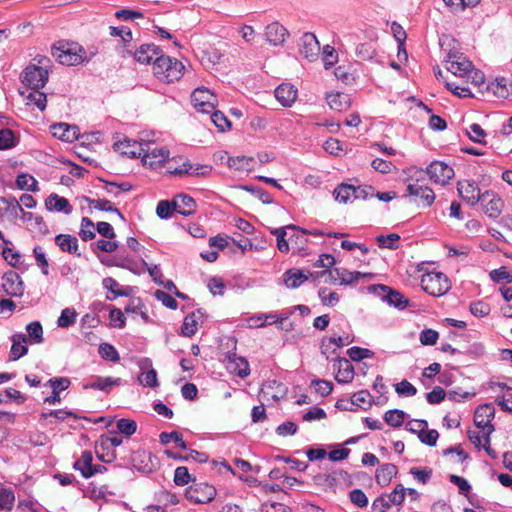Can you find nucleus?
<instances>
[{"instance_id":"nucleus-1","label":"nucleus","mask_w":512,"mask_h":512,"mask_svg":"<svg viewBox=\"0 0 512 512\" xmlns=\"http://www.w3.org/2000/svg\"><path fill=\"white\" fill-rule=\"evenodd\" d=\"M52 61L44 55H37L33 63L28 65L21 74V81L30 89H42L49 77Z\"/></svg>"},{"instance_id":"nucleus-2","label":"nucleus","mask_w":512,"mask_h":512,"mask_svg":"<svg viewBox=\"0 0 512 512\" xmlns=\"http://www.w3.org/2000/svg\"><path fill=\"white\" fill-rule=\"evenodd\" d=\"M184 65L177 59L169 56L157 57V61L153 63V73L161 81L172 83L179 80L184 71Z\"/></svg>"},{"instance_id":"nucleus-3","label":"nucleus","mask_w":512,"mask_h":512,"mask_svg":"<svg viewBox=\"0 0 512 512\" xmlns=\"http://www.w3.org/2000/svg\"><path fill=\"white\" fill-rule=\"evenodd\" d=\"M422 289L434 297L445 295L451 289L448 277L442 272H428L421 277Z\"/></svg>"},{"instance_id":"nucleus-4","label":"nucleus","mask_w":512,"mask_h":512,"mask_svg":"<svg viewBox=\"0 0 512 512\" xmlns=\"http://www.w3.org/2000/svg\"><path fill=\"white\" fill-rule=\"evenodd\" d=\"M52 56L61 64L74 66L84 61L85 51L74 44L61 43L51 49Z\"/></svg>"},{"instance_id":"nucleus-5","label":"nucleus","mask_w":512,"mask_h":512,"mask_svg":"<svg viewBox=\"0 0 512 512\" xmlns=\"http://www.w3.org/2000/svg\"><path fill=\"white\" fill-rule=\"evenodd\" d=\"M369 274H363L359 271H349L345 268H335L333 270H323L317 272V276L320 278L326 277L325 283L349 285L358 281L362 277H366Z\"/></svg>"},{"instance_id":"nucleus-6","label":"nucleus","mask_w":512,"mask_h":512,"mask_svg":"<svg viewBox=\"0 0 512 512\" xmlns=\"http://www.w3.org/2000/svg\"><path fill=\"white\" fill-rule=\"evenodd\" d=\"M368 289L380 299L387 302L390 306L400 310H403L408 306L409 300L401 292L394 290L386 285L375 284L369 286Z\"/></svg>"},{"instance_id":"nucleus-7","label":"nucleus","mask_w":512,"mask_h":512,"mask_svg":"<svg viewBox=\"0 0 512 512\" xmlns=\"http://www.w3.org/2000/svg\"><path fill=\"white\" fill-rule=\"evenodd\" d=\"M142 162L152 169L161 167L169 157V150L165 147H158L154 142L144 141Z\"/></svg>"},{"instance_id":"nucleus-8","label":"nucleus","mask_w":512,"mask_h":512,"mask_svg":"<svg viewBox=\"0 0 512 512\" xmlns=\"http://www.w3.org/2000/svg\"><path fill=\"white\" fill-rule=\"evenodd\" d=\"M495 415V408L492 404H483L476 408L474 413V423L478 428H481L485 433V440L489 442V435L494 431V426L491 424Z\"/></svg>"},{"instance_id":"nucleus-9","label":"nucleus","mask_w":512,"mask_h":512,"mask_svg":"<svg viewBox=\"0 0 512 512\" xmlns=\"http://www.w3.org/2000/svg\"><path fill=\"white\" fill-rule=\"evenodd\" d=\"M446 69L453 75L465 78L473 72V64L459 53H449L445 60Z\"/></svg>"},{"instance_id":"nucleus-10","label":"nucleus","mask_w":512,"mask_h":512,"mask_svg":"<svg viewBox=\"0 0 512 512\" xmlns=\"http://www.w3.org/2000/svg\"><path fill=\"white\" fill-rule=\"evenodd\" d=\"M191 103L197 111L210 114L215 109L216 97L207 88H197L191 94Z\"/></svg>"},{"instance_id":"nucleus-11","label":"nucleus","mask_w":512,"mask_h":512,"mask_svg":"<svg viewBox=\"0 0 512 512\" xmlns=\"http://www.w3.org/2000/svg\"><path fill=\"white\" fill-rule=\"evenodd\" d=\"M216 496V489L204 482L193 483L186 491V497L191 501L204 504L212 501Z\"/></svg>"},{"instance_id":"nucleus-12","label":"nucleus","mask_w":512,"mask_h":512,"mask_svg":"<svg viewBox=\"0 0 512 512\" xmlns=\"http://www.w3.org/2000/svg\"><path fill=\"white\" fill-rule=\"evenodd\" d=\"M457 191L459 196L471 206L476 205L481 200L483 195L477 183L467 179L458 181Z\"/></svg>"},{"instance_id":"nucleus-13","label":"nucleus","mask_w":512,"mask_h":512,"mask_svg":"<svg viewBox=\"0 0 512 512\" xmlns=\"http://www.w3.org/2000/svg\"><path fill=\"white\" fill-rule=\"evenodd\" d=\"M427 174L435 183L445 185L454 177V170L444 162L434 161L427 167Z\"/></svg>"},{"instance_id":"nucleus-14","label":"nucleus","mask_w":512,"mask_h":512,"mask_svg":"<svg viewBox=\"0 0 512 512\" xmlns=\"http://www.w3.org/2000/svg\"><path fill=\"white\" fill-rule=\"evenodd\" d=\"M479 202L482 204L484 213L490 218H497L504 207L503 200L493 191H485Z\"/></svg>"},{"instance_id":"nucleus-15","label":"nucleus","mask_w":512,"mask_h":512,"mask_svg":"<svg viewBox=\"0 0 512 512\" xmlns=\"http://www.w3.org/2000/svg\"><path fill=\"white\" fill-rule=\"evenodd\" d=\"M224 362L226 369L240 378H246L250 374L249 362L236 353H227Z\"/></svg>"},{"instance_id":"nucleus-16","label":"nucleus","mask_w":512,"mask_h":512,"mask_svg":"<svg viewBox=\"0 0 512 512\" xmlns=\"http://www.w3.org/2000/svg\"><path fill=\"white\" fill-rule=\"evenodd\" d=\"M404 197H413L414 202L419 198L423 205L431 206L435 200V193L430 187L414 182L407 185Z\"/></svg>"},{"instance_id":"nucleus-17","label":"nucleus","mask_w":512,"mask_h":512,"mask_svg":"<svg viewBox=\"0 0 512 512\" xmlns=\"http://www.w3.org/2000/svg\"><path fill=\"white\" fill-rule=\"evenodd\" d=\"M299 46V53L309 61H313L319 56L320 44L313 33H304L300 39Z\"/></svg>"},{"instance_id":"nucleus-18","label":"nucleus","mask_w":512,"mask_h":512,"mask_svg":"<svg viewBox=\"0 0 512 512\" xmlns=\"http://www.w3.org/2000/svg\"><path fill=\"white\" fill-rule=\"evenodd\" d=\"M113 148L121 155H125L130 158H137L141 157L143 154L144 142H138L124 137L123 140L116 141Z\"/></svg>"},{"instance_id":"nucleus-19","label":"nucleus","mask_w":512,"mask_h":512,"mask_svg":"<svg viewBox=\"0 0 512 512\" xmlns=\"http://www.w3.org/2000/svg\"><path fill=\"white\" fill-rule=\"evenodd\" d=\"M5 293L11 297H19L24 293V285L20 275L15 271L6 272L2 277Z\"/></svg>"},{"instance_id":"nucleus-20","label":"nucleus","mask_w":512,"mask_h":512,"mask_svg":"<svg viewBox=\"0 0 512 512\" xmlns=\"http://www.w3.org/2000/svg\"><path fill=\"white\" fill-rule=\"evenodd\" d=\"M406 488L402 484L396 485L394 490L387 496L376 498L372 504L373 508H378V503H382L381 512H385L391 505H400L405 499Z\"/></svg>"},{"instance_id":"nucleus-21","label":"nucleus","mask_w":512,"mask_h":512,"mask_svg":"<svg viewBox=\"0 0 512 512\" xmlns=\"http://www.w3.org/2000/svg\"><path fill=\"white\" fill-rule=\"evenodd\" d=\"M333 369L336 371L335 380L340 384H348L354 378V367L346 358L334 359Z\"/></svg>"},{"instance_id":"nucleus-22","label":"nucleus","mask_w":512,"mask_h":512,"mask_svg":"<svg viewBox=\"0 0 512 512\" xmlns=\"http://www.w3.org/2000/svg\"><path fill=\"white\" fill-rule=\"evenodd\" d=\"M312 278L314 281L319 279L317 276V272H308L304 273L303 270L298 269H290L284 273V283L288 288L295 289L298 288L304 281Z\"/></svg>"},{"instance_id":"nucleus-23","label":"nucleus","mask_w":512,"mask_h":512,"mask_svg":"<svg viewBox=\"0 0 512 512\" xmlns=\"http://www.w3.org/2000/svg\"><path fill=\"white\" fill-rule=\"evenodd\" d=\"M289 35L287 29L278 22L267 25L265 29L266 40L272 45H282Z\"/></svg>"},{"instance_id":"nucleus-24","label":"nucleus","mask_w":512,"mask_h":512,"mask_svg":"<svg viewBox=\"0 0 512 512\" xmlns=\"http://www.w3.org/2000/svg\"><path fill=\"white\" fill-rule=\"evenodd\" d=\"M161 55V50L154 44H143L134 52L135 60L141 64L155 62Z\"/></svg>"},{"instance_id":"nucleus-25","label":"nucleus","mask_w":512,"mask_h":512,"mask_svg":"<svg viewBox=\"0 0 512 512\" xmlns=\"http://www.w3.org/2000/svg\"><path fill=\"white\" fill-rule=\"evenodd\" d=\"M120 383V378L94 376L83 384V389H96L108 393L113 386H118Z\"/></svg>"},{"instance_id":"nucleus-26","label":"nucleus","mask_w":512,"mask_h":512,"mask_svg":"<svg viewBox=\"0 0 512 512\" xmlns=\"http://www.w3.org/2000/svg\"><path fill=\"white\" fill-rule=\"evenodd\" d=\"M12 346L9 354V358L11 361H17L21 357L27 354L28 352V338L23 333L14 334L11 337Z\"/></svg>"},{"instance_id":"nucleus-27","label":"nucleus","mask_w":512,"mask_h":512,"mask_svg":"<svg viewBox=\"0 0 512 512\" xmlns=\"http://www.w3.org/2000/svg\"><path fill=\"white\" fill-rule=\"evenodd\" d=\"M174 210L183 216H190L196 210L195 200L186 194H178L173 198Z\"/></svg>"},{"instance_id":"nucleus-28","label":"nucleus","mask_w":512,"mask_h":512,"mask_svg":"<svg viewBox=\"0 0 512 512\" xmlns=\"http://www.w3.org/2000/svg\"><path fill=\"white\" fill-rule=\"evenodd\" d=\"M55 244L61 251L80 257L78 239L69 234H58L55 237Z\"/></svg>"},{"instance_id":"nucleus-29","label":"nucleus","mask_w":512,"mask_h":512,"mask_svg":"<svg viewBox=\"0 0 512 512\" xmlns=\"http://www.w3.org/2000/svg\"><path fill=\"white\" fill-rule=\"evenodd\" d=\"M275 97L284 107H290L297 98V89L291 85L283 83L275 89Z\"/></svg>"},{"instance_id":"nucleus-30","label":"nucleus","mask_w":512,"mask_h":512,"mask_svg":"<svg viewBox=\"0 0 512 512\" xmlns=\"http://www.w3.org/2000/svg\"><path fill=\"white\" fill-rule=\"evenodd\" d=\"M53 136L66 141L73 142L78 139L79 129L77 126H71L67 123H58L52 125Z\"/></svg>"},{"instance_id":"nucleus-31","label":"nucleus","mask_w":512,"mask_h":512,"mask_svg":"<svg viewBox=\"0 0 512 512\" xmlns=\"http://www.w3.org/2000/svg\"><path fill=\"white\" fill-rule=\"evenodd\" d=\"M45 206L49 211L63 212L67 215L72 212V206L69 201L56 193H52L46 198Z\"/></svg>"},{"instance_id":"nucleus-32","label":"nucleus","mask_w":512,"mask_h":512,"mask_svg":"<svg viewBox=\"0 0 512 512\" xmlns=\"http://www.w3.org/2000/svg\"><path fill=\"white\" fill-rule=\"evenodd\" d=\"M92 467L93 454L89 450L82 451L79 459H77L73 464V468L75 470L80 471L82 477H84L85 479H88L93 476Z\"/></svg>"},{"instance_id":"nucleus-33","label":"nucleus","mask_w":512,"mask_h":512,"mask_svg":"<svg viewBox=\"0 0 512 512\" xmlns=\"http://www.w3.org/2000/svg\"><path fill=\"white\" fill-rule=\"evenodd\" d=\"M398 472L397 466L391 463L381 465L375 474L376 483L382 487L387 486Z\"/></svg>"},{"instance_id":"nucleus-34","label":"nucleus","mask_w":512,"mask_h":512,"mask_svg":"<svg viewBox=\"0 0 512 512\" xmlns=\"http://www.w3.org/2000/svg\"><path fill=\"white\" fill-rule=\"evenodd\" d=\"M203 317L200 310L188 314L183 321L181 334L185 337L193 336L198 330V322Z\"/></svg>"},{"instance_id":"nucleus-35","label":"nucleus","mask_w":512,"mask_h":512,"mask_svg":"<svg viewBox=\"0 0 512 512\" xmlns=\"http://www.w3.org/2000/svg\"><path fill=\"white\" fill-rule=\"evenodd\" d=\"M326 100L329 107L336 111H343L350 105L349 96L340 92L328 94Z\"/></svg>"},{"instance_id":"nucleus-36","label":"nucleus","mask_w":512,"mask_h":512,"mask_svg":"<svg viewBox=\"0 0 512 512\" xmlns=\"http://www.w3.org/2000/svg\"><path fill=\"white\" fill-rule=\"evenodd\" d=\"M350 405L366 410L372 406V395L368 390L358 391L351 396Z\"/></svg>"},{"instance_id":"nucleus-37","label":"nucleus","mask_w":512,"mask_h":512,"mask_svg":"<svg viewBox=\"0 0 512 512\" xmlns=\"http://www.w3.org/2000/svg\"><path fill=\"white\" fill-rule=\"evenodd\" d=\"M87 495L90 499L98 502L100 500L108 499V496H114V493L109 491L108 486L106 485L96 486L93 483H90L87 490Z\"/></svg>"},{"instance_id":"nucleus-38","label":"nucleus","mask_w":512,"mask_h":512,"mask_svg":"<svg viewBox=\"0 0 512 512\" xmlns=\"http://www.w3.org/2000/svg\"><path fill=\"white\" fill-rule=\"evenodd\" d=\"M28 333V342L31 344H40L43 342V328L40 322L34 321L26 326Z\"/></svg>"},{"instance_id":"nucleus-39","label":"nucleus","mask_w":512,"mask_h":512,"mask_svg":"<svg viewBox=\"0 0 512 512\" xmlns=\"http://www.w3.org/2000/svg\"><path fill=\"white\" fill-rule=\"evenodd\" d=\"M159 440H160V443L163 445H167L173 441L177 445V447H179L183 450L187 449V445H186V442L183 440L182 434L177 431L162 432L159 435Z\"/></svg>"},{"instance_id":"nucleus-40","label":"nucleus","mask_w":512,"mask_h":512,"mask_svg":"<svg viewBox=\"0 0 512 512\" xmlns=\"http://www.w3.org/2000/svg\"><path fill=\"white\" fill-rule=\"evenodd\" d=\"M355 186L349 184H340L334 190L335 200L340 203H347L350 199L354 198Z\"/></svg>"},{"instance_id":"nucleus-41","label":"nucleus","mask_w":512,"mask_h":512,"mask_svg":"<svg viewBox=\"0 0 512 512\" xmlns=\"http://www.w3.org/2000/svg\"><path fill=\"white\" fill-rule=\"evenodd\" d=\"M26 96L27 104L28 105H35L37 108H39L41 111L45 110L46 103H47V97L46 94L41 92L40 89H31Z\"/></svg>"},{"instance_id":"nucleus-42","label":"nucleus","mask_w":512,"mask_h":512,"mask_svg":"<svg viewBox=\"0 0 512 512\" xmlns=\"http://www.w3.org/2000/svg\"><path fill=\"white\" fill-rule=\"evenodd\" d=\"M17 144L15 133L8 128H0V150H7Z\"/></svg>"},{"instance_id":"nucleus-43","label":"nucleus","mask_w":512,"mask_h":512,"mask_svg":"<svg viewBox=\"0 0 512 512\" xmlns=\"http://www.w3.org/2000/svg\"><path fill=\"white\" fill-rule=\"evenodd\" d=\"M285 229H296V226L288 225L285 228H276L271 231V233L276 236L277 248L282 253H287L289 251V244L285 239V237H286Z\"/></svg>"},{"instance_id":"nucleus-44","label":"nucleus","mask_w":512,"mask_h":512,"mask_svg":"<svg viewBox=\"0 0 512 512\" xmlns=\"http://www.w3.org/2000/svg\"><path fill=\"white\" fill-rule=\"evenodd\" d=\"M102 285L105 289L113 294V298L107 297L109 300L119 296H127L128 292L120 288L119 283L112 277H106L102 280Z\"/></svg>"},{"instance_id":"nucleus-45","label":"nucleus","mask_w":512,"mask_h":512,"mask_svg":"<svg viewBox=\"0 0 512 512\" xmlns=\"http://www.w3.org/2000/svg\"><path fill=\"white\" fill-rule=\"evenodd\" d=\"M466 133L471 141L479 144H486V132L482 129V127L479 124L473 123L469 125V127L466 129Z\"/></svg>"},{"instance_id":"nucleus-46","label":"nucleus","mask_w":512,"mask_h":512,"mask_svg":"<svg viewBox=\"0 0 512 512\" xmlns=\"http://www.w3.org/2000/svg\"><path fill=\"white\" fill-rule=\"evenodd\" d=\"M375 54L376 48L372 42L360 43L356 47V55L361 60H371Z\"/></svg>"},{"instance_id":"nucleus-47","label":"nucleus","mask_w":512,"mask_h":512,"mask_svg":"<svg viewBox=\"0 0 512 512\" xmlns=\"http://www.w3.org/2000/svg\"><path fill=\"white\" fill-rule=\"evenodd\" d=\"M405 412L398 409L389 410L384 415L385 422L393 427L401 426L405 419Z\"/></svg>"},{"instance_id":"nucleus-48","label":"nucleus","mask_w":512,"mask_h":512,"mask_svg":"<svg viewBox=\"0 0 512 512\" xmlns=\"http://www.w3.org/2000/svg\"><path fill=\"white\" fill-rule=\"evenodd\" d=\"M89 205L90 207L101 211L115 212L118 214L120 218L123 219V215L121 214V212L116 207H114L111 201L107 199H92L89 200Z\"/></svg>"},{"instance_id":"nucleus-49","label":"nucleus","mask_w":512,"mask_h":512,"mask_svg":"<svg viewBox=\"0 0 512 512\" xmlns=\"http://www.w3.org/2000/svg\"><path fill=\"white\" fill-rule=\"evenodd\" d=\"M400 236L396 233H391L389 235H378L376 237V241L380 248L387 249H397V242L399 241Z\"/></svg>"},{"instance_id":"nucleus-50","label":"nucleus","mask_w":512,"mask_h":512,"mask_svg":"<svg viewBox=\"0 0 512 512\" xmlns=\"http://www.w3.org/2000/svg\"><path fill=\"white\" fill-rule=\"evenodd\" d=\"M210 120L221 132L230 129L231 127V122L228 118L222 112L216 111L215 109L210 113Z\"/></svg>"},{"instance_id":"nucleus-51","label":"nucleus","mask_w":512,"mask_h":512,"mask_svg":"<svg viewBox=\"0 0 512 512\" xmlns=\"http://www.w3.org/2000/svg\"><path fill=\"white\" fill-rule=\"evenodd\" d=\"M76 316L77 313L74 309L65 308L57 320V325L61 328H68L75 323Z\"/></svg>"},{"instance_id":"nucleus-52","label":"nucleus","mask_w":512,"mask_h":512,"mask_svg":"<svg viewBox=\"0 0 512 512\" xmlns=\"http://www.w3.org/2000/svg\"><path fill=\"white\" fill-rule=\"evenodd\" d=\"M316 485L324 489H334L337 483V478L334 474H317L313 477Z\"/></svg>"},{"instance_id":"nucleus-53","label":"nucleus","mask_w":512,"mask_h":512,"mask_svg":"<svg viewBox=\"0 0 512 512\" xmlns=\"http://www.w3.org/2000/svg\"><path fill=\"white\" fill-rule=\"evenodd\" d=\"M98 351L100 356L105 360L112 362H118L120 360L119 353L115 347L109 343L100 344Z\"/></svg>"},{"instance_id":"nucleus-54","label":"nucleus","mask_w":512,"mask_h":512,"mask_svg":"<svg viewBox=\"0 0 512 512\" xmlns=\"http://www.w3.org/2000/svg\"><path fill=\"white\" fill-rule=\"evenodd\" d=\"M138 380L145 387L155 388L158 386L157 372L153 368H150L146 372H142L138 376Z\"/></svg>"},{"instance_id":"nucleus-55","label":"nucleus","mask_w":512,"mask_h":512,"mask_svg":"<svg viewBox=\"0 0 512 512\" xmlns=\"http://www.w3.org/2000/svg\"><path fill=\"white\" fill-rule=\"evenodd\" d=\"M79 235L83 241L95 238L94 223L88 217L82 218Z\"/></svg>"},{"instance_id":"nucleus-56","label":"nucleus","mask_w":512,"mask_h":512,"mask_svg":"<svg viewBox=\"0 0 512 512\" xmlns=\"http://www.w3.org/2000/svg\"><path fill=\"white\" fill-rule=\"evenodd\" d=\"M0 205H3L7 212L15 216H17L18 212H23V208L15 197H0Z\"/></svg>"},{"instance_id":"nucleus-57","label":"nucleus","mask_w":512,"mask_h":512,"mask_svg":"<svg viewBox=\"0 0 512 512\" xmlns=\"http://www.w3.org/2000/svg\"><path fill=\"white\" fill-rule=\"evenodd\" d=\"M190 169H192V163L185 160L180 166L174 167L171 162L168 163L167 171L171 175L178 177L190 176Z\"/></svg>"},{"instance_id":"nucleus-58","label":"nucleus","mask_w":512,"mask_h":512,"mask_svg":"<svg viewBox=\"0 0 512 512\" xmlns=\"http://www.w3.org/2000/svg\"><path fill=\"white\" fill-rule=\"evenodd\" d=\"M16 184L20 189H26L30 191L37 190V181L34 177L28 174H20L17 176Z\"/></svg>"},{"instance_id":"nucleus-59","label":"nucleus","mask_w":512,"mask_h":512,"mask_svg":"<svg viewBox=\"0 0 512 512\" xmlns=\"http://www.w3.org/2000/svg\"><path fill=\"white\" fill-rule=\"evenodd\" d=\"M174 210L173 200H161L157 204L156 214L161 219H168L172 216Z\"/></svg>"},{"instance_id":"nucleus-60","label":"nucleus","mask_w":512,"mask_h":512,"mask_svg":"<svg viewBox=\"0 0 512 512\" xmlns=\"http://www.w3.org/2000/svg\"><path fill=\"white\" fill-rule=\"evenodd\" d=\"M15 501V495L12 490L0 488V509L10 510Z\"/></svg>"},{"instance_id":"nucleus-61","label":"nucleus","mask_w":512,"mask_h":512,"mask_svg":"<svg viewBox=\"0 0 512 512\" xmlns=\"http://www.w3.org/2000/svg\"><path fill=\"white\" fill-rule=\"evenodd\" d=\"M347 355L353 361H361L365 358H371L373 356V352L366 348L354 346L347 350Z\"/></svg>"},{"instance_id":"nucleus-62","label":"nucleus","mask_w":512,"mask_h":512,"mask_svg":"<svg viewBox=\"0 0 512 512\" xmlns=\"http://www.w3.org/2000/svg\"><path fill=\"white\" fill-rule=\"evenodd\" d=\"M117 429L120 433L131 436L137 430V424L134 420L122 418L117 422Z\"/></svg>"},{"instance_id":"nucleus-63","label":"nucleus","mask_w":512,"mask_h":512,"mask_svg":"<svg viewBox=\"0 0 512 512\" xmlns=\"http://www.w3.org/2000/svg\"><path fill=\"white\" fill-rule=\"evenodd\" d=\"M490 277L496 283L512 282V273H510L506 267H500L498 269L491 271Z\"/></svg>"},{"instance_id":"nucleus-64","label":"nucleus","mask_w":512,"mask_h":512,"mask_svg":"<svg viewBox=\"0 0 512 512\" xmlns=\"http://www.w3.org/2000/svg\"><path fill=\"white\" fill-rule=\"evenodd\" d=\"M191 475L185 466H180L175 469L174 483L178 486L187 485L191 481Z\"/></svg>"}]
</instances>
